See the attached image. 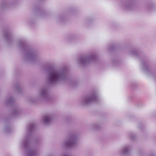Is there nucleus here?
I'll list each match as a JSON object with an SVG mask.
<instances>
[{
    "label": "nucleus",
    "mask_w": 156,
    "mask_h": 156,
    "mask_svg": "<svg viewBox=\"0 0 156 156\" xmlns=\"http://www.w3.org/2000/svg\"><path fill=\"white\" fill-rule=\"evenodd\" d=\"M17 46L23 53V58L25 60L31 62H37L39 60L40 57L37 51L28 46L24 39H19Z\"/></svg>",
    "instance_id": "1"
},
{
    "label": "nucleus",
    "mask_w": 156,
    "mask_h": 156,
    "mask_svg": "<svg viewBox=\"0 0 156 156\" xmlns=\"http://www.w3.org/2000/svg\"><path fill=\"white\" fill-rule=\"evenodd\" d=\"M47 79L49 83L55 84L68 80V69L65 67L59 69H53L48 72Z\"/></svg>",
    "instance_id": "2"
},
{
    "label": "nucleus",
    "mask_w": 156,
    "mask_h": 156,
    "mask_svg": "<svg viewBox=\"0 0 156 156\" xmlns=\"http://www.w3.org/2000/svg\"><path fill=\"white\" fill-rule=\"evenodd\" d=\"M35 127L34 123L29 125L27 130V134L21 144V147L24 149L27 156H37V154L36 151L33 147L31 144L30 135Z\"/></svg>",
    "instance_id": "3"
},
{
    "label": "nucleus",
    "mask_w": 156,
    "mask_h": 156,
    "mask_svg": "<svg viewBox=\"0 0 156 156\" xmlns=\"http://www.w3.org/2000/svg\"><path fill=\"white\" fill-rule=\"evenodd\" d=\"M49 96L48 88L43 87L41 89L38 96L35 98H30L28 99V100L29 102L32 104H35L39 101L43 100L48 101L49 100Z\"/></svg>",
    "instance_id": "4"
},
{
    "label": "nucleus",
    "mask_w": 156,
    "mask_h": 156,
    "mask_svg": "<svg viewBox=\"0 0 156 156\" xmlns=\"http://www.w3.org/2000/svg\"><path fill=\"white\" fill-rule=\"evenodd\" d=\"M98 57L95 53L81 56L77 60V62L83 66H86L96 61Z\"/></svg>",
    "instance_id": "5"
},
{
    "label": "nucleus",
    "mask_w": 156,
    "mask_h": 156,
    "mask_svg": "<svg viewBox=\"0 0 156 156\" xmlns=\"http://www.w3.org/2000/svg\"><path fill=\"white\" fill-rule=\"evenodd\" d=\"M98 100L97 92L94 91L83 98L80 101V103L83 105L87 106L97 101Z\"/></svg>",
    "instance_id": "6"
},
{
    "label": "nucleus",
    "mask_w": 156,
    "mask_h": 156,
    "mask_svg": "<svg viewBox=\"0 0 156 156\" xmlns=\"http://www.w3.org/2000/svg\"><path fill=\"white\" fill-rule=\"evenodd\" d=\"M78 137L77 135L74 133L70 134L67 140L64 141L63 145L64 147L73 148L77 145Z\"/></svg>",
    "instance_id": "7"
},
{
    "label": "nucleus",
    "mask_w": 156,
    "mask_h": 156,
    "mask_svg": "<svg viewBox=\"0 0 156 156\" xmlns=\"http://www.w3.org/2000/svg\"><path fill=\"white\" fill-rule=\"evenodd\" d=\"M53 118V116L52 115H46L43 117V122L46 124H48L51 122Z\"/></svg>",
    "instance_id": "8"
},
{
    "label": "nucleus",
    "mask_w": 156,
    "mask_h": 156,
    "mask_svg": "<svg viewBox=\"0 0 156 156\" xmlns=\"http://www.w3.org/2000/svg\"><path fill=\"white\" fill-rule=\"evenodd\" d=\"M143 71L146 74H148L150 71V68L148 65L145 62H143L142 64Z\"/></svg>",
    "instance_id": "9"
},
{
    "label": "nucleus",
    "mask_w": 156,
    "mask_h": 156,
    "mask_svg": "<svg viewBox=\"0 0 156 156\" xmlns=\"http://www.w3.org/2000/svg\"><path fill=\"white\" fill-rule=\"evenodd\" d=\"M3 34L4 38L8 43L12 41L10 34L8 30L5 31Z\"/></svg>",
    "instance_id": "10"
},
{
    "label": "nucleus",
    "mask_w": 156,
    "mask_h": 156,
    "mask_svg": "<svg viewBox=\"0 0 156 156\" xmlns=\"http://www.w3.org/2000/svg\"><path fill=\"white\" fill-rule=\"evenodd\" d=\"M121 151L122 154L124 155H127L130 153L129 148L127 146L122 147L121 149Z\"/></svg>",
    "instance_id": "11"
},
{
    "label": "nucleus",
    "mask_w": 156,
    "mask_h": 156,
    "mask_svg": "<svg viewBox=\"0 0 156 156\" xmlns=\"http://www.w3.org/2000/svg\"><path fill=\"white\" fill-rule=\"evenodd\" d=\"M128 136L132 140H135L136 138V133L135 132H131L128 134Z\"/></svg>",
    "instance_id": "12"
},
{
    "label": "nucleus",
    "mask_w": 156,
    "mask_h": 156,
    "mask_svg": "<svg viewBox=\"0 0 156 156\" xmlns=\"http://www.w3.org/2000/svg\"><path fill=\"white\" fill-rule=\"evenodd\" d=\"M14 103V98L10 97H9L7 100V103L9 105H12Z\"/></svg>",
    "instance_id": "13"
},
{
    "label": "nucleus",
    "mask_w": 156,
    "mask_h": 156,
    "mask_svg": "<svg viewBox=\"0 0 156 156\" xmlns=\"http://www.w3.org/2000/svg\"><path fill=\"white\" fill-rule=\"evenodd\" d=\"M19 112V110L17 107H14L12 110V113L13 115H17Z\"/></svg>",
    "instance_id": "14"
},
{
    "label": "nucleus",
    "mask_w": 156,
    "mask_h": 156,
    "mask_svg": "<svg viewBox=\"0 0 156 156\" xmlns=\"http://www.w3.org/2000/svg\"><path fill=\"white\" fill-rule=\"evenodd\" d=\"M92 128L95 129H98L100 127L99 124L94 123L92 124L91 126Z\"/></svg>",
    "instance_id": "15"
},
{
    "label": "nucleus",
    "mask_w": 156,
    "mask_h": 156,
    "mask_svg": "<svg viewBox=\"0 0 156 156\" xmlns=\"http://www.w3.org/2000/svg\"><path fill=\"white\" fill-rule=\"evenodd\" d=\"M4 131L6 133H9L11 130V128L9 126H6L4 128Z\"/></svg>",
    "instance_id": "16"
},
{
    "label": "nucleus",
    "mask_w": 156,
    "mask_h": 156,
    "mask_svg": "<svg viewBox=\"0 0 156 156\" xmlns=\"http://www.w3.org/2000/svg\"><path fill=\"white\" fill-rule=\"evenodd\" d=\"M112 63L114 65L116 66L119 64V62L117 60H114L113 61Z\"/></svg>",
    "instance_id": "17"
},
{
    "label": "nucleus",
    "mask_w": 156,
    "mask_h": 156,
    "mask_svg": "<svg viewBox=\"0 0 156 156\" xmlns=\"http://www.w3.org/2000/svg\"><path fill=\"white\" fill-rule=\"evenodd\" d=\"M16 90L19 93L20 92V87L19 85H17L15 87Z\"/></svg>",
    "instance_id": "18"
},
{
    "label": "nucleus",
    "mask_w": 156,
    "mask_h": 156,
    "mask_svg": "<svg viewBox=\"0 0 156 156\" xmlns=\"http://www.w3.org/2000/svg\"><path fill=\"white\" fill-rule=\"evenodd\" d=\"M144 128V126L143 124H138V128L140 130H141Z\"/></svg>",
    "instance_id": "19"
},
{
    "label": "nucleus",
    "mask_w": 156,
    "mask_h": 156,
    "mask_svg": "<svg viewBox=\"0 0 156 156\" xmlns=\"http://www.w3.org/2000/svg\"><path fill=\"white\" fill-rule=\"evenodd\" d=\"M8 5V3L6 2H3L2 4V7L3 8H4L5 7L7 6Z\"/></svg>",
    "instance_id": "20"
},
{
    "label": "nucleus",
    "mask_w": 156,
    "mask_h": 156,
    "mask_svg": "<svg viewBox=\"0 0 156 156\" xmlns=\"http://www.w3.org/2000/svg\"><path fill=\"white\" fill-rule=\"evenodd\" d=\"M124 7L126 8H129V6L127 5H124Z\"/></svg>",
    "instance_id": "21"
},
{
    "label": "nucleus",
    "mask_w": 156,
    "mask_h": 156,
    "mask_svg": "<svg viewBox=\"0 0 156 156\" xmlns=\"http://www.w3.org/2000/svg\"><path fill=\"white\" fill-rule=\"evenodd\" d=\"M136 54V52L135 51L134 53L133 52H132V54L133 55H135H135Z\"/></svg>",
    "instance_id": "22"
},
{
    "label": "nucleus",
    "mask_w": 156,
    "mask_h": 156,
    "mask_svg": "<svg viewBox=\"0 0 156 156\" xmlns=\"http://www.w3.org/2000/svg\"><path fill=\"white\" fill-rule=\"evenodd\" d=\"M63 156H70L68 154H65Z\"/></svg>",
    "instance_id": "23"
},
{
    "label": "nucleus",
    "mask_w": 156,
    "mask_h": 156,
    "mask_svg": "<svg viewBox=\"0 0 156 156\" xmlns=\"http://www.w3.org/2000/svg\"><path fill=\"white\" fill-rule=\"evenodd\" d=\"M150 156H155L154 154H151Z\"/></svg>",
    "instance_id": "24"
},
{
    "label": "nucleus",
    "mask_w": 156,
    "mask_h": 156,
    "mask_svg": "<svg viewBox=\"0 0 156 156\" xmlns=\"http://www.w3.org/2000/svg\"><path fill=\"white\" fill-rule=\"evenodd\" d=\"M138 153H139L140 154V151H138Z\"/></svg>",
    "instance_id": "25"
},
{
    "label": "nucleus",
    "mask_w": 156,
    "mask_h": 156,
    "mask_svg": "<svg viewBox=\"0 0 156 156\" xmlns=\"http://www.w3.org/2000/svg\"><path fill=\"white\" fill-rule=\"evenodd\" d=\"M131 86H133V84H132H132H131Z\"/></svg>",
    "instance_id": "26"
}]
</instances>
